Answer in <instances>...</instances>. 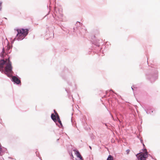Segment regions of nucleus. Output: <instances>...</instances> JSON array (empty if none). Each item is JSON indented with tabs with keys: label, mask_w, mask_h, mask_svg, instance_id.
<instances>
[{
	"label": "nucleus",
	"mask_w": 160,
	"mask_h": 160,
	"mask_svg": "<svg viewBox=\"0 0 160 160\" xmlns=\"http://www.w3.org/2000/svg\"><path fill=\"white\" fill-rule=\"evenodd\" d=\"M12 67L11 66V62L10 61L9 58L6 60L1 59L0 60V70L4 72L5 74L10 77L11 74L13 72L12 71Z\"/></svg>",
	"instance_id": "obj_1"
},
{
	"label": "nucleus",
	"mask_w": 160,
	"mask_h": 160,
	"mask_svg": "<svg viewBox=\"0 0 160 160\" xmlns=\"http://www.w3.org/2000/svg\"><path fill=\"white\" fill-rule=\"evenodd\" d=\"M18 33L14 39L15 40L21 41L23 39L28 33V30L27 29H18Z\"/></svg>",
	"instance_id": "obj_2"
},
{
	"label": "nucleus",
	"mask_w": 160,
	"mask_h": 160,
	"mask_svg": "<svg viewBox=\"0 0 160 160\" xmlns=\"http://www.w3.org/2000/svg\"><path fill=\"white\" fill-rule=\"evenodd\" d=\"M54 13L56 19L60 21H62L63 15L61 8H58L55 7L54 8Z\"/></svg>",
	"instance_id": "obj_3"
},
{
	"label": "nucleus",
	"mask_w": 160,
	"mask_h": 160,
	"mask_svg": "<svg viewBox=\"0 0 160 160\" xmlns=\"http://www.w3.org/2000/svg\"><path fill=\"white\" fill-rule=\"evenodd\" d=\"M144 152H140L136 155L138 160H146V159L148 157V153L146 149H144Z\"/></svg>",
	"instance_id": "obj_4"
},
{
	"label": "nucleus",
	"mask_w": 160,
	"mask_h": 160,
	"mask_svg": "<svg viewBox=\"0 0 160 160\" xmlns=\"http://www.w3.org/2000/svg\"><path fill=\"white\" fill-rule=\"evenodd\" d=\"M12 82L16 84H19L21 83L20 79L18 77L15 76H12Z\"/></svg>",
	"instance_id": "obj_5"
},
{
	"label": "nucleus",
	"mask_w": 160,
	"mask_h": 160,
	"mask_svg": "<svg viewBox=\"0 0 160 160\" xmlns=\"http://www.w3.org/2000/svg\"><path fill=\"white\" fill-rule=\"evenodd\" d=\"M158 78L157 73L154 76H152L150 78V80L151 82H154Z\"/></svg>",
	"instance_id": "obj_6"
},
{
	"label": "nucleus",
	"mask_w": 160,
	"mask_h": 160,
	"mask_svg": "<svg viewBox=\"0 0 160 160\" xmlns=\"http://www.w3.org/2000/svg\"><path fill=\"white\" fill-rule=\"evenodd\" d=\"M75 153L77 157L80 158V160H83L82 158L78 151H76Z\"/></svg>",
	"instance_id": "obj_7"
},
{
	"label": "nucleus",
	"mask_w": 160,
	"mask_h": 160,
	"mask_svg": "<svg viewBox=\"0 0 160 160\" xmlns=\"http://www.w3.org/2000/svg\"><path fill=\"white\" fill-rule=\"evenodd\" d=\"M51 118L55 122H57V120L56 119V116L53 113L52 114Z\"/></svg>",
	"instance_id": "obj_8"
},
{
	"label": "nucleus",
	"mask_w": 160,
	"mask_h": 160,
	"mask_svg": "<svg viewBox=\"0 0 160 160\" xmlns=\"http://www.w3.org/2000/svg\"><path fill=\"white\" fill-rule=\"evenodd\" d=\"M107 160H113L112 156L109 155L107 159Z\"/></svg>",
	"instance_id": "obj_9"
},
{
	"label": "nucleus",
	"mask_w": 160,
	"mask_h": 160,
	"mask_svg": "<svg viewBox=\"0 0 160 160\" xmlns=\"http://www.w3.org/2000/svg\"><path fill=\"white\" fill-rule=\"evenodd\" d=\"M54 112L55 113V114L56 115V117H57V120H59L60 119V118H59V115H58V114L55 111V110H54Z\"/></svg>",
	"instance_id": "obj_10"
},
{
	"label": "nucleus",
	"mask_w": 160,
	"mask_h": 160,
	"mask_svg": "<svg viewBox=\"0 0 160 160\" xmlns=\"http://www.w3.org/2000/svg\"><path fill=\"white\" fill-rule=\"evenodd\" d=\"M4 48H3V49H2V52H1V57H4Z\"/></svg>",
	"instance_id": "obj_11"
},
{
	"label": "nucleus",
	"mask_w": 160,
	"mask_h": 160,
	"mask_svg": "<svg viewBox=\"0 0 160 160\" xmlns=\"http://www.w3.org/2000/svg\"><path fill=\"white\" fill-rule=\"evenodd\" d=\"M58 120V122L60 124V126H59L60 128L62 127V123L61 121H60V120L59 119V120Z\"/></svg>",
	"instance_id": "obj_12"
},
{
	"label": "nucleus",
	"mask_w": 160,
	"mask_h": 160,
	"mask_svg": "<svg viewBox=\"0 0 160 160\" xmlns=\"http://www.w3.org/2000/svg\"><path fill=\"white\" fill-rule=\"evenodd\" d=\"M2 2L1 1H0V11H1L2 10Z\"/></svg>",
	"instance_id": "obj_13"
},
{
	"label": "nucleus",
	"mask_w": 160,
	"mask_h": 160,
	"mask_svg": "<svg viewBox=\"0 0 160 160\" xmlns=\"http://www.w3.org/2000/svg\"><path fill=\"white\" fill-rule=\"evenodd\" d=\"M126 152H127V154H128L129 153L130 150H128V149L126 151Z\"/></svg>",
	"instance_id": "obj_14"
},
{
	"label": "nucleus",
	"mask_w": 160,
	"mask_h": 160,
	"mask_svg": "<svg viewBox=\"0 0 160 160\" xmlns=\"http://www.w3.org/2000/svg\"><path fill=\"white\" fill-rule=\"evenodd\" d=\"M146 111V113H147V114H148L149 113L148 112V111H147V110H145Z\"/></svg>",
	"instance_id": "obj_15"
},
{
	"label": "nucleus",
	"mask_w": 160,
	"mask_h": 160,
	"mask_svg": "<svg viewBox=\"0 0 160 160\" xmlns=\"http://www.w3.org/2000/svg\"><path fill=\"white\" fill-rule=\"evenodd\" d=\"M89 148H90V149H92V148H91V146H89Z\"/></svg>",
	"instance_id": "obj_16"
},
{
	"label": "nucleus",
	"mask_w": 160,
	"mask_h": 160,
	"mask_svg": "<svg viewBox=\"0 0 160 160\" xmlns=\"http://www.w3.org/2000/svg\"><path fill=\"white\" fill-rule=\"evenodd\" d=\"M7 49H8V50H9V48L8 47Z\"/></svg>",
	"instance_id": "obj_17"
},
{
	"label": "nucleus",
	"mask_w": 160,
	"mask_h": 160,
	"mask_svg": "<svg viewBox=\"0 0 160 160\" xmlns=\"http://www.w3.org/2000/svg\"><path fill=\"white\" fill-rule=\"evenodd\" d=\"M66 91L67 92H68V91H67V90L66 89Z\"/></svg>",
	"instance_id": "obj_18"
},
{
	"label": "nucleus",
	"mask_w": 160,
	"mask_h": 160,
	"mask_svg": "<svg viewBox=\"0 0 160 160\" xmlns=\"http://www.w3.org/2000/svg\"><path fill=\"white\" fill-rule=\"evenodd\" d=\"M132 90H133V88H132Z\"/></svg>",
	"instance_id": "obj_19"
},
{
	"label": "nucleus",
	"mask_w": 160,
	"mask_h": 160,
	"mask_svg": "<svg viewBox=\"0 0 160 160\" xmlns=\"http://www.w3.org/2000/svg\"><path fill=\"white\" fill-rule=\"evenodd\" d=\"M72 157H73V156H72Z\"/></svg>",
	"instance_id": "obj_20"
}]
</instances>
